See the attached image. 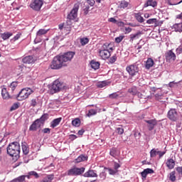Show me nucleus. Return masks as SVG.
Instances as JSON below:
<instances>
[{"instance_id":"obj_1","label":"nucleus","mask_w":182,"mask_h":182,"mask_svg":"<svg viewBox=\"0 0 182 182\" xmlns=\"http://www.w3.org/2000/svg\"><path fill=\"white\" fill-rule=\"evenodd\" d=\"M7 154L14 157L15 160L19 159L21 154V145L17 141L11 142L6 148Z\"/></svg>"},{"instance_id":"obj_2","label":"nucleus","mask_w":182,"mask_h":182,"mask_svg":"<svg viewBox=\"0 0 182 182\" xmlns=\"http://www.w3.org/2000/svg\"><path fill=\"white\" fill-rule=\"evenodd\" d=\"M33 92H35V90H32L31 88H29V87L23 88L17 95L16 99L19 102H22V100H26V99H28V97H29V96H31V95H32Z\"/></svg>"},{"instance_id":"obj_3","label":"nucleus","mask_w":182,"mask_h":182,"mask_svg":"<svg viewBox=\"0 0 182 182\" xmlns=\"http://www.w3.org/2000/svg\"><path fill=\"white\" fill-rule=\"evenodd\" d=\"M51 69H53L55 70H58L59 69H61L63 68V66H68V64H64L62 61L59 55H57L54 57L51 65H50Z\"/></svg>"},{"instance_id":"obj_4","label":"nucleus","mask_w":182,"mask_h":182,"mask_svg":"<svg viewBox=\"0 0 182 182\" xmlns=\"http://www.w3.org/2000/svg\"><path fill=\"white\" fill-rule=\"evenodd\" d=\"M85 170H86L85 167H73L69 169L66 174L67 176H70L71 177H77V176H82V174L85 173Z\"/></svg>"},{"instance_id":"obj_5","label":"nucleus","mask_w":182,"mask_h":182,"mask_svg":"<svg viewBox=\"0 0 182 182\" xmlns=\"http://www.w3.org/2000/svg\"><path fill=\"white\" fill-rule=\"evenodd\" d=\"M49 89L51 95H54V93H58V92H60L63 89V83L60 82L59 80H56L49 87Z\"/></svg>"},{"instance_id":"obj_6","label":"nucleus","mask_w":182,"mask_h":182,"mask_svg":"<svg viewBox=\"0 0 182 182\" xmlns=\"http://www.w3.org/2000/svg\"><path fill=\"white\" fill-rule=\"evenodd\" d=\"M73 56H75V52L73 51H68L59 55L64 65H68V63L73 59Z\"/></svg>"},{"instance_id":"obj_7","label":"nucleus","mask_w":182,"mask_h":182,"mask_svg":"<svg viewBox=\"0 0 182 182\" xmlns=\"http://www.w3.org/2000/svg\"><path fill=\"white\" fill-rule=\"evenodd\" d=\"M127 72H128L129 75L133 77V76H136L137 73H139V65L137 63H134L131 65L127 67Z\"/></svg>"},{"instance_id":"obj_8","label":"nucleus","mask_w":182,"mask_h":182,"mask_svg":"<svg viewBox=\"0 0 182 182\" xmlns=\"http://www.w3.org/2000/svg\"><path fill=\"white\" fill-rule=\"evenodd\" d=\"M43 5V1L42 0H34L30 4V8L33 11H41V8Z\"/></svg>"},{"instance_id":"obj_9","label":"nucleus","mask_w":182,"mask_h":182,"mask_svg":"<svg viewBox=\"0 0 182 182\" xmlns=\"http://www.w3.org/2000/svg\"><path fill=\"white\" fill-rule=\"evenodd\" d=\"M168 119L171 120V122H177V119H178V113L176 109H171L168 112Z\"/></svg>"},{"instance_id":"obj_10","label":"nucleus","mask_w":182,"mask_h":182,"mask_svg":"<svg viewBox=\"0 0 182 182\" xmlns=\"http://www.w3.org/2000/svg\"><path fill=\"white\" fill-rule=\"evenodd\" d=\"M79 11V6L75 5L70 13L68 15V19L69 21H75V18H77V11Z\"/></svg>"},{"instance_id":"obj_11","label":"nucleus","mask_w":182,"mask_h":182,"mask_svg":"<svg viewBox=\"0 0 182 182\" xmlns=\"http://www.w3.org/2000/svg\"><path fill=\"white\" fill-rule=\"evenodd\" d=\"M165 58L166 59V62H174V60H176V54L172 50H170L165 53Z\"/></svg>"},{"instance_id":"obj_12","label":"nucleus","mask_w":182,"mask_h":182,"mask_svg":"<svg viewBox=\"0 0 182 182\" xmlns=\"http://www.w3.org/2000/svg\"><path fill=\"white\" fill-rule=\"evenodd\" d=\"M144 122L147 123L146 127H148L149 132L154 130V127L157 126V120L156 119L145 120Z\"/></svg>"},{"instance_id":"obj_13","label":"nucleus","mask_w":182,"mask_h":182,"mask_svg":"<svg viewBox=\"0 0 182 182\" xmlns=\"http://www.w3.org/2000/svg\"><path fill=\"white\" fill-rule=\"evenodd\" d=\"M99 53H100V56L104 60H106V59H109L111 55L110 51L107 49L99 50Z\"/></svg>"},{"instance_id":"obj_14","label":"nucleus","mask_w":182,"mask_h":182,"mask_svg":"<svg viewBox=\"0 0 182 182\" xmlns=\"http://www.w3.org/2000/svg\"><path fill=\"white\" fill-rule=\"evenodd\" d=\"M42 125L39 123V119H36L29 127L30 132H36L38 129H41Z\"/></svg>"},{"instance_id":"obj_15","label":"nucleus","mask_w":182,"mask_h":182,"mask_svg":"<svg viewBox=\"0 0 182 182\" xmlns=\"http://www.w3.org/2000/svg\"><path fill=\"white\" fill-rule=\"evenodd\" d=\"M82 176L83 177H87V178H95V177H97V173L95 170L90 169L87 172H85Z\"/></svg>"},{"instance_id":"obj_16","label":"nucleus","mask_w":182,"mask_h":182,"mask_svg":"<svg viewBox=\"0 0 182 182\" xmlns=\"http://www.w3.org/2000/svg\"><path fill=\"white\" fill-rule=\"evenodd\" d=\"M137 96L139 98V102L141 103H146L147 102V99H149V95H146L144 92L137 93Z\"/></svg>"},{"instance_id":"obj_17","label":"nucleus","mask_w":182,"mask_h":182,"mask_svg":"<svg viewBox=\"0 0 182 182\" xmlns=\"http://www.w3.org/2000/svg\"><path fill=\"white\" fill-rule=\"evenodd\" d=\"M49 32V29H40L36 33V39H39L40 41L42 39V36L43 35H46Z\"/></svg>"},{"instance_id":"obj_18","label":"nucleus","mask_w":182,"mask_h":182,"mask_svg":"<svg viewBox=\"0 0 182 182\" xmlns=\"http://www.w3.org/2000/svg\"><path fill=\"white\" fill-rule=\"evenodd\" d=\"M141 36V32L138 31L135 33L130 34L129 36V42H133L134 41H137V39H140Z\"/></svg>"},{"instance_id":"obj_19","label":"nucleus","mask_w":182,"mask_h":182,"mask_svg":"<svg viewBox=\"0 0 182 182\" xmlns=\"http://www.w3.org/2000/svg\"><path fill=\"white\" fill-rule=\"evenodd\" d=\"M60 122H62V117L53 119L50 122V127H51V129H55V127H57V126H59V124H60Z\"/></svg>"},{"instance_id":"obj_20","label":"nucleus","mask_w":182,"mask_h":182,"mask_svg":"<svg viewBox=\"0 0 182 182\" xmlns=\"http://www.w3.org/2000/svg\"><path fill=\"white\" fill-rule=\"evenodd\" d=\"M49 119V114H43L39 119H37L38 120V123L43 126L45 124V122Z\"/></svg>"},{"instance_id":"obj_21","label":"nucleus","mask_w":182,"mask_h":182,"mask_svg":"<svg viewBox=\"0 0 182 182\" xmlns=\"http://www.w3.org/2000/svg\"><path fill=\"white\" fill-rule=\"evenodd\" d=\"M166 164V167H168L169 170H173V168H174V166H176V161H173V159H168Z\"/></svg>"},{"instance_id":"obj_22","label":"nucleus","mask_w":182,"mask_h":182,"mask_svg":"<svg viewBox=\"0 0 182 182\" xmlns=\"http://www.w3.org/2000/svg\"><path fill=\"white\" fill-rule=\"evenodd\" d=\"M148 6H152V8H156L157 6V1L154 0H147L144 4V8H147Z\"/></svg>"},{"instance_id":"obj_23","label":"nucleus","mask_w":182,"mask_h":182,"mask_svg":"<svg viewBox=\"0 0 182 182\" xmlns=\"http://www.w3.org/2000/svg\"><path fill=\"white\" fill-rule=\"evenodd\" d=\"M22 62L23 63H28V64L33 63V62H35V58H33V56L32 55H28L23 58L22 59Z\"/></svg>"},{"instance_id":"obj_24","label":"nucleus","mask_w":182,"mask_h":182,"mask_svg":"<svg viewBox=\"0 0 182 182\" xmlns=\"http://www.w3.org/2000/svg\"><path fill=\"white\" fill-rule=\"evenodd\" d=\"M154 65V60L151 58H149L146 62L145 68L146 69H150Z\"/></svg>"},{"instance_id":"obj_25","label":"nucleus","mask_w":182,"mask_h":182,"mask_svg":"<svg viewBox=\"0 0 182 182\" xmlns=\"http://www.w3.org/2000/svg\"><path fill=\"white\" fill-rule=\"evenodd\" d=\"M21 147L23 154H25V156H28V154H29V146H28V144H26V142H23Z\"/></svg>"},{"instance_id":"obj_26","label":"nucleus","mask_w":182,"mask_h":182,"mask_svg":"<svg viewBox=\"0 0 182 182\" xmlns=\"http://www.w3.org/2000/svg\"><path fill=\"white\" fill-rule=\"evenodd\" d=\"M90 65L94 70H97L100 68V63L95 60H91Z\"/></svg>"},{"instance_id":"obj_27","label":"nucleus","mask_w":182,"mask_h":182,"mask_svg":"<svg viewBox=\"0 0 182 182\" xmlns=\"http://www.w3.org/2000/svg\"><path fill=\"white\" fill-rule=\"evenodd\" d=\"M109 99H119V97H123V94L120 92H114L109 95Z\"/></svg>"},{"instance_id":"obj_28","label":"nucleus","mask_w":182,"mask_h":182,"mask_svg":"<svg viewBox=\"0 0 182 182\" xmlns=\"http://www.w3.org/2000/svg\"><path fill=\"white\" fill-rule=\"evenodd\" d=\"M53 178H55V175H47L46 177L43 178V180L40 181V182H52V180H53Z\"/></svg>"},{"instance_id":"obj_29","label":"nucleus","mask_w":182,"mask_h":182,"mask_svg":"<svg viewBox=\"0 0 182 182\" xmlns=\"http://www.w3.org/2000/svg\"><path fill=\"white\" fill-rule=\"evenodd\" d=\"M1 96L3 99L5 100L11 99V95H9V93L8 92V90H6V88H3L1 90Z\"/></svg>"},{"instance_id":"obj_30","label":"nucleus","mask_w":182,"mask_h":182,"mask_svg":"<svg viewBox=\"0 0 182 182\" xmlns=\"http://www.w3.org/2000/svg\"><path fill=\"white\" fill-rule=\"evenodd\" d=\"M173 29H174L175 32H182V23H178L173 26Z\"/></svg>"},{"instance_id":"obj_31","label":"nucleus","mask_w":182,"mask_h":182,"mask_svg":"<svg viewBox=\"0 0 182 182\" xmlns=\"http://www.w3.org/2000/svg\"><path fill=\"white\" fill-rule=\"evenodd\" d=\"M12 35H14L13 33L5 32V33L1 34V38H2V39L4 41H6V39H9L10 37L12 36Z\"/></svg>"},{"instance_id":"obj_32","label":"nucleus","mask_w":182,"mask_h":182,"mask_svg":"<svg viewBox=\"0 0 182 182\" xmlns=\"http://www.w3.org/2000/svg\"><path fill=\"white\" fill-rule=\"evenodd\" d=\"M87 156L81 154L76 159H75V162L76 163H81V161H87Z\"/></svg>"},{"instance_id":"obj_33","label":"nucleus","mask_w":182,"mask_h":182,"mask_svg":"<svg viewBox=\"0 0 182 182\" xmlns=\"http://www.w3.org/2000/svg\"><path fill=\"white\" fill-rule=\"evenodd\" d=\"M128 93H130V95H132V96H136L139 93L137 91V87H132L131 88L128 89Z\"/></svg>"},{"instance_id":"obj_34","label":"nucleus","mask_w":182,"mask_h":182,"mask_svg":"<svg viewBox=\"0 0 182 182\" xmlns=\"http://www.w3.org/2000/svg\"><path fill=\"white\" fill-rule=\"evenodd\" d=\"M97 114V109H91L88 111V113L86 114L87 117H92V116H96Z\"/></svg>"},{"instance_id":"obj_35","label":"nucleus","mask_w":182,"mask_h":182,"mask_svg":"<svg viewBox=\"0 0 182 182\" xmlns=\"http://www.w3.org/2000/svg\"><path fill=\"white\" fill-rule=\"evenodd\" d=\"M105 170H107V171L109 172V174H110V176H114V175L117 174V173H119V171H116L115 169H112V168L105 167Z\"/></svg>"},{"instance_id":"obj_36","label":"nucleus","mask_w":182,"mask_h":182,"mask_svg":"<svg viewBox=\"0 0 182 182\" xmlns=\"http://www.w3.org/2000/svg\"><path fill=\"white\" fill-rule=\"evenodd\" d=\"M23 181H25V175L20 176L13 179L11 182H23Z\"/></svg>"},{"instance_id":"obj_37","label":"nucleus","mask_w":182,"mask_h":182,"mask_svg":"<svg viewBox=\"0 0 182 182\" xmlns=\"http://www.w3.org/2000/svg\"><path fill=\"white\" fill-rule=\"evenodd\" d=\"M72 124L73 126H75V127H79V126H80V119L79 118H75L72 121Z\"/></svg>"},{"instance_id":"obj_38","label":"nucleus","mask_w":182,"mask_h":182,"mask_svg":"<svg viewBox=\"0 0 182 182\" xmlns=\"http://www.w3.org/2000/svg\"><path fill=\"white\" fill-rule=\"evenodd\" d=\"M135 18L140 23H143V22H144V18L141 15H140V14H135Z\"/></svg>"},{"instance_id":"obj_39","label":"nucleus","mask_w":182,"mask_h":182,"mask_svg":"<svg viewBox=\"0 0 182 182\" xmlns=\"http://www.w3.org/2000/svg\"><path fill=\"white\" fill-rule=\"evenodd\" d=\"M80 42L82 46H85L89 43V38L87 37L81 38Z\"/></svg>"},{"instance_id":"obj_40","label":"nucleus","mask_w":182,"mask_h":182,"mask_svg":"<svg viewBox=\"0 0 182 182\" xmlns=\"http://www.w3.org/2000/svg\"><path fill=\"white\" fill-rule=\"evenodd\" d=\"M169 180L170 181L174 182L176 181V171H173L169 173Z\"/></svg>"},{"instance_id":"obj_41","label":"nucleus","mask_w":182,"mask_h":182,"mask_svg":"<svg viewBox=\"0 0 182 182\" xmlns=\"http://www.w3.org/2000/svg\"><path fill=\"white\" fill-rule=\"evenodd\" d=\"M107 85H109V82L105 80V81L98 82L97 86V87L102 88V87H105L107 86Z\"/></svg>"},{"instance_id":"obj_42","label":"nucleus","mask_w":182,"mask_h":182,"mask_svg":"<svg viewBox=\"0 0 182 182\" xmlns=\"http://www.w3.org/2000/svg\"><path fill=\"white\" fill-rule=\"evenodd\" d=\"M109 154L112 157H116V156H117V148L111 149L109 151Z\"/></svg>"},{"instance_id":"obj_43","label":"nucleus","mask_w":182,"mask_h":182,"mask_svg":"<svg viewBox=\"0 0 182 182\" xmlns=\"http://www.w3.org/2000/svg\"><path fill=\"white\" fill-rule=\"evenodd\" d=\"M21 36H22V33H18L16 36H14V37L11 39V43H14V42H16V41H18V39H19Z\"/></svg>"},{"instance_id":"obj_44","label":"nucleus","mask_w":182,"mask_h":182,"mask_svg":"<svg viewBox=\"0 0 182 182\" xmlns=\"http://www.w3.org/2000/svg\"><path fill=\"white\" fill-rule=\"evenodd\" d=\"M159 154V151L156 150V149H153L150 151V156L151 158L156 157Z\"/></svg>"},{"instance_id":"obj_45","label":"nucleus","mask_w":182,"mask_h":182,"mask_svg":"<svg viewBox=\"0 0 182 182\" xmlns=\"http://www.w3.org/2000/svg\"><path fill=\"white\" fill-rule=\"evenodd\" d=\"M146 23L148 25H153L154 23H157V18H149L146 21Z\"/></svg>"},{"instance_id":"obj_46","label":"nucleus","mask_w":182,"mask_h":182,"mask_svg":"<svg viewBox=\"0 0 182 182\" xmlns=\"http://www.w3.org/2000/svg\"><path fill=\"white\" fill-rule=\"evenodd\" d=\"M168 5H178L181 2L178 0H168Z\"/></svg>"},{"instance_id":"obj_47","label":"nucleus","mask_w":182,"mask_h":182,"mask_svg":"<svg viewBox=\"0 0 182 182\" xmlns=\"http://www.w3.org/2000/svg\"><path fill=\"white\" fill-rule=\"evenodd\" d=\"M16 109H19V103H14L10 108V112H14V110H16Z\"/></svg>"},{"instance_id":"obj_48","label":"nucleus","mask_w":182,"mask_h":182,"mask_svg":"<svg viewBox=\"0 0 182 182\" xmlns=\"http://www.w3.org/2000/svg\"><path fill=\"white\" fill-rule=\"evenodd\" d=\"M163 97H164V96H163V95H159V94L155 95V99L156 100H158L159 102H164L163 100Z\"/></svg>"},{"instance_id":"obj_49","label":"nucleus","mask_w":182,"mask_h":182,"mask_svg":"<svg viewBox=\"0 0 182 182\" xmlns=\"http://www.w3.org/2000/svg\"><path fill=\"white\" fill-rule=\"evenodd\" d=\"M106 176H107V173H106V171H102L100 173V178L102 179V180H106Z\"/></svg>"},{"instance_id":"obj_50","label":"nucleus","mask_w":182,"mask_h":182,"mask_svg":"<svg viewBox=\"0 0 182 182\" xmlns=\"http://www.w3.org/2000/svg\"><path fill=\"white\" fill-rule=\"evenodd\" d=\"M17 86H18V82L16 81L12 82L10 85V87L11 88V90H14L15 89H16Z\"/></svg>"},{"instance_id":"obj_51","label":"nucleus","mask_w":182,"mask_h":182,"mask_svg":"<svg viewBox=\"0 0 182 182\" xmlns=\"http://www.w3.org/2000/svg\"><path fill=\"white\" fill-rule=\"evenodd\" d=\"M123 39H124V36H119V37H117L115 38V42L117 43H120V42H122Z\"/></svg>"},{"instance_id":"obj_52","label":"nucleus","mask_w":182,"mask_h":182,"mask_svg":"<svg viewBox=\"0 0 182 182\" xmlns=\"http://www.w3.org/2000/svg\"><path fill=\"white\" fill-rule=\"evenodd\" d=\"M120 6H121V8H123V9L127 8L129 6V2L126 1H122L121 2Z\"/></svg>"},{"instance_id":"obj_53","label":"nucleus","mask_w":182,"mask_h":182,"mask_svg":"<svg viewBox=\"0 0 182 182\" xmlns=\"http://www.w3.org/2000/svg\"><path fill=\"white\" fill-rule=\"evenodd\" d=\"M116 60H117V57L116 55H113L109 58V63L113 64Z\"/></svg>"},{"instance_id":"obj_54","label":"nucleus","mask_w":182,"mask_h":182,"mask_svg":"<svg viewBox=\"0 0 182 182\" xmlns=\"http://www.w3.org/2000/svg\"><path fill=\"white\" fill-rule=\"evenodd\" d=\"M120 167H121L120 164L117 162L114 163V170H115L116 171H119V168H120Z\"/></svg>"},{"instance_id":"obj_55","label":"nucleus","mask_w":182,"mask_h":182,"mask_svg":"<svg viewBox=\"0 0 182 182\" xmlns=\"http://www.w3.org/2000/svg\"><path fill=\"white\" fill-rule=\"evenodd\" d=\"M29 176H34V177H36V178H39V174H38V173H36V171H30L28 173Z\"/></svg>"},{"instance_id":"obj_56","label":"nucleus","mask_w":182,"mask_h":182,"mask_svg":"<svg viewBox=\"0 0 182 182\" xmlns=\"http://www.w3.org/2000/svg\"><path fill=\"white\" fill-rule=\"evenodd\" d=\"M117 132L118 133V134H123L124 133V129L122 127H117Z\"/></svg>"},{"instance_id":"obj_57","label":"nucleus","mask_w":182,"mask_h":182,"mask_svg":"<svg viewBox=\"0 0 182 182\" xmlns=\"http://www.w3.org/2000/svg\"><path fill=\"white\" fill-rule=\"evenodd\" d=\"M37 105H38V102H36V99L31 100V106L32 107H36V106H37Z\"/></svg>"},{"instance_id":"obj_58","label":"nucleus","mask_w":182,"mask_h":182,"mask_svg":"<svg viewBox=\"0 0 182 182\" xmlns=\"http://www.w3.org/2000/svg\"><path fill=\"white\" fill-rule=\"evenodd\" d=\"M144 171L148 174H153L154 173V170H153V169H151L150 168H146V169H144Z\"/></svg>"},{"instance_id":"obj_59","label":"nucleus","mask_w":182,"mask_h":182,"mask_svg":"<svg viewBox=\"0 0 182 182\" xmlns=\"http://www.w3.org/2000/svg\"><path fill=\"white\" fill-rule=\"evenodd\" d=\"M43 133H44L45 134H50V129L49 128H44L42 130Z\"/></svg>"},{"instance_id":"obj_60","label":"nucleus","mask_w":182,"mask_h":182,"mask_svg":"<svg viewBox=\"0 0 182 182\" xmlns=\"http://www.w3.org/2000/svg\"><path fill=\"white\" fill-rule=\"evenodd\" d=\"M69 139L71 141H73V140H76V139H77V136L75 135V134H70L69 136Z\"/></svg>"},{"instance_id":"obj_61","label":"nucleus","mask_w":182,"mask_h":182,"mask_svg":"<svg viewBox=\"0 0 182 182\" xmlns=\"http://www.w3.org/2000/svg\"><path fill=\"white\" fill-rule=\"evenodd\" d=\"M168 86L169 87H176V86H177V82L173 81V82H170L168 83Z\"/></svg>"},{"instance_id":"obj_62","label":"nucleus","mask_w":182,"mask_h":182,"mask_svg":"<svg viewBox=\"0 0 182 182\" xmlns=\"http://www.w3.org/2000/svg\"><path fill=\"white\" fill-rule=\"evenodd\" d=\"M87 4L90 5V6H93L95 4V0H87Z\"/></svg>"},{"instance_id":"obj_63","label":"nucleus","mask_w":182,"mask_h":182,"mask_svg":"<svg viewBox=\"0 0 182 182\" xmlns=\"http://www.w3.org/2000/svg\"><path fill=\"white\" fill-rule=\"evenodd\" d=\"M176 170L180 176H182V166L177 167Z\"/></svg>"},{"instance_id":"obj_64","label":"nucleus","mask_w":182,"mask_h":182,"mask_svg":"<svg viewBox=\"0 0 182 182\" xmlns=\"http://www.w3.org/2000/svg\"><path fill=\"white\" fill-rule=\"evenodd\" d=\"M182 53V47H178L176 48V55H180Z\"/></svg>"}]
</instances>
